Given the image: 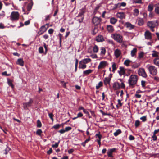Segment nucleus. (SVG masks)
<instances>
[{"label": "nucleus", "instance_id": "obj_1", "mask_svg": "<svg viewBox=\"0 0 159 159\" xmlns=\"http://www.w3.org/2000/svg\"><path fill=\"white\" fill-rule=\"evenodd\" d=\"M138 78L137 76L135 75H132L128 80V82L129 87L133 88L137 82Z\"/></svg>", "mask_w": 159, "mask_h": 159}, {"label": "nucleus", "instance_id": "obj_2", "mask_svg": "<svg viewBox=\"0 0 159 159\" xmlns=\"http://www.w3.org/2000/svg\"><path fill=\"white\" fill-rule=\"evenodd\" d=\"M112 38L117 42L121 43L123 42V37L118 33H114L111 35Z\"/></svg>", "mask_w": 159, "mask_h": 159}, {"label": "nucleus", "instance_id": "obj_3", "mask_svg": "<svg viewBox=\"0 0 159 159\" xmlns=\"http://www.w3.org/2000/svg\"><path fill=\"white\" fill-rule=\"evenodd\" d=\"M85 12V11L84 9H81L80 12L76 17L77 20L79 21V23H81L83 22L84 19V14Z\"/></svg>", "mask_w": 159, "mask_h": 159}, {"label": "nucleus", "instance_id": "obj_4", "mask_svg": "<svg viewBox=\"0 0 159 159\" xmlns=\"http://www.w3.org/2000/svg\"><path fill=\"white\" fill-rule=\"evenodd\" d=\"M19 14L18 12L13 11L10 16L11 20L12 21L17 20L19 18Z\"/></svg>", "mask_w": 159, "mask_h": 159}, {"label": "nucleus", "instance_id": "obj_5", "mask_svg": "<svg viewBox=\"0 0 159 159\" xmlns=\"http://www.w3.org/2000/svg\"><path fill=\"white\" fill-rule=\"evenodd\" d=\"M148 69L150 74L153 75H155L157 74V68L154 66H150L148 68Z\"/></svg>", "mask_w": 159, "mask_h": 159}, {"label": "nucleus", "instance_id": "obj_6", "mask_svg": "<svg viewBox=\"0 0 159 159\" xmlns=\"http://www.w3.org/2000/svg\"><path fill=\"white\" fill-rule=\"evenodd\" d=\"M33 100L32 98H30L28 102L23 103V107L25 109H26L28 107H31L33 103Z\"/></svg>", "mask_w": 159, "mask_h": 159}, {"label": "nucleus", "instance_id": "obj_7", "mask_svg": "<svg viewBox=\"0 0 159 159\" xmlns=\"http://www.w3.org/2000/svg\"><path fill=\"white\" fill-rule=\"evenodd\" d=\"M101 19L97 17H94L92 19V22L95 26L98 25L101 22Z\"/></svg>", "mask_w": 159, "mask_h": 159}, {"label": "nucleus", "instance_id": "obj_8", "mask_svg": "<svg viewBox=\"0 0 159 159\" xmlns=\"http://www.w3.org/2000/svg\"><path fill=\"white\" fill-rule=\"evenodd\" d=\"M138 74L139 75L142 76L144 78H146L147 76V75L145 72L144 69L143 68H139V69Z\"/></svg>", "mask_w": 159, "mask_h": 159}, {"label": "nucleus", "instance_id": "obj_9", "mask_svg": "<svg viewBox=\"0 0 159 159\" xmlns=\"http://www.w3.org/2000/svg\"><path fill=\"white\" fill-rule=\"evenodd\" d=\"M107 64V61H102L100 62L98 67V69H101L105 68Z\"/></svg>", "mask_w": 159, "mask_h": 159}, {"label": "nucleus", "instance_id": "obj_10", "mask_svg": "<svg viewBox=\"0 0 159 159\" xmlns=\"http://www.w3.org/2000/svg\"><path fill=\"white\" fill-rule=\"evenodd\" d=\"M120 70L118 71V73L120 76H121L122 75H125L126 73V69H125L124 68L122 67H120Z\"/></svg>", "mask_w": 159, "mask_h": 159}, {"label": "nucleus", "instance_id": "obj_11", "mask_svg": "<svg viewBox=\"0 0 159 159\" xmlns=\"http://www.w3.org/2000/svg\"><path fill=\"white\" fill-rule=\"evenodd\" d=\"M116 149L113 148L110 150H109L107 152V154L108 157H113L112 153L116 151Z\"/></svg>", "mask_w": 159, "mask_h": 159}, {"label": "nucleus", "instance_id": "obj_12", "mask_svg": "<svg viewBox=\"0 0 159 159\" xmlns=\"http://www.w3.org/2000/svg\"><path fill=\"white\" fill-rule=\"evenodd\" d=\"M111 77V76L110 78L106 77L104 78L103 81L104 84L105 85L107 86V84H110Z\"/></svg>", "mask_w": 159, "mask_h": 159}, {"label": "nucleus", "instance_id": "obj_13", "mask_svg": "<svg viewBox=\"0 0 159 159\" xmlns=\"http://www.w3.org/2000/svg\"><path fill=\"white\" fill-rule=\"evenodd\" d=\"M147 25L150 28H155L156 26V23L154 21H148L147 22Z\"/></svg>", "mask_w": 159, "mask_h": 159}, {"label": "nucleus", "instance_id": "obj_14", "mask_svg": "<svg viewBox=\"0 0 159 159\" xmlns=\"http://www.w3.org/2000/svg\"><path fill=\"white\" fill-rule=\"evenodd\" d=\"M144 35L146 39H152L151 33L148 31H147L145 32Z\"/></svg>", "mask_w": 159, "mask_h": 159}, {"label": "nucleus", "instance_id": "obj_15", "mask_svg": "<svg viewBox=\"0 0 159 159\" xmlns=\"http://www.w3.org/2000/svg\"><path fill=\"white\" fill-rule=\"evenodd\" d=\"M120 88V85L118 82H114L113 84V88L115 90H117L119 89Z\"/></svg>", "mask_w": 159, "mask_h": 159}, {"label": "nucleus", "instance_id": "obj_16", "mask_svg": "<svg viewBox=\"0 0 159 159\" xmlns=\"http://www.w3.org/2000/svg\"><path fill=\"white\" fill-rule=\"evenodd\" d=\"M48 28V26H47V27H46L45 25H43L39 29V31L41 32L40 34H42L46 32Z\"/></svg>", "mask_w": 159, "mask_h": 159}, {"label": "nucleus", "instance_id": "obj_17", "mask_svg": "<svg viewBox=\"0 0 159 159\" xmlns=\"http://www.w3.org/2000/svg\"><path fill=\"white\" fill-rule=\"evenodd\" d=\"M96 40L97 42H102L104 41V39L102 35H99L96 37Z\"/></svg>", "mask_w": 159, "mask_h": 159}, {"label": "nucleus", "instance_id": "obj_18", "mask_svg": "<svg viewBox=\"0 0 159 159\" xmlns=\"http://www.w3.org/2000/svg\"><path fill=\"white\" fill-rule=\"evenodd\" d=\"M125 26L127 28H129L130 29H132L134 28V25H132L130 23L127 22L125 23Z\"/></svg>", "mask_w": 159, "mask_h": 159}, {"label": "nucleus", "instance_id": "obj_19", "mask_svg": "<svg viewBox=\"0 0 159 159\" xmlns=\"http://www.w3.org/2000/svg\"><path fill=\"white\" fill-rule=\"evenodd\" d=\"M16 64L19 65L21 66H23L24 65V61L22 58H19L18 59Z\"/></svg>", "mask_w": 159, "mask_h": 159}, {"label": "nucleus", "instance_id": "obj_20", "mask_svg": "<svg viewBox=\"0 0 159 159\" xmlns=\"http://www.w3.org/2000/svg\"><path fill=\"white\" fill-rule=\"evenodd\" d=\"M93 71V70L91 69H88L83 72V75H87L90 74Z\"/></svg>", "mask_w": 159, "mask_h": 159}, {"label": "nucleus", "instance_id": "obj_21", "mask_svg": "<svg viewBox=\"0 0 159 159\" xmlns=\"http://www.w3.org/2000/svg\"><path fill=\"white\" fill-rule=\"evenodd\" d=\"M121 53L120 51L118 49H116L114 52V54L116 58L119 57Z\"/></svg>", "mask_w": 159, "mask_h": 159}, {"label": "nucleus", "instance_id": "obj_22", "mask_svg": "<svg viewBox=\"0 0 159 159\" xmlns=\"http://www.w3.org/2000/svg\"><path fill=\"white\" fill-rule=\"evenodd\" d=\"M91 61V60L90 58H86L83 59L80 62L84 64H86L90 62Z\"/></svg>", "mask_w": 159, "mask_h": 159}, {"label": "nucleus", "instance_id": "obj_23", "mask_svg": "<svg viewBox=\"0 0 159 159\" xmlns=\"http://www.w3.org/2000/svg\"><path fill=\"white\" fill-rule=\"evenodd\" d=\"M107 30L111 33L114 30L113 27L111 25H107Z\"/></svg>", "mask_w": 159, "mask_h": 159}, {"label": "nucleus", "instance_id": "obj_24", "mask_svg": "<svg viewBox=\"0 0 159 159\" xmlns=\"http://www.w3.org/2000/svg\"><path fill=\"white\" fill-rule=\"evenodd\" d=\"M117 16L120 19H123L125 17V14L123 12H119L117 13Z\"/></svg>", "mask_w": 159, "mask_h": 159}, {"label": "nucleus", "instance_id": "obj_25", "mask_svg": "<svg viewBox=\"0 0 159 159\" xmlns=\"http://www.w3.org/2000/svg\"><path fill=\"white\" fill-rule=\"evenodd\" d=\"M33 5V2H30L28 5L27 9L28 11H30L32 9V7Z\"/></svg>", "mask_w": 159, "mask_h": 159}, {"label": "nucleus", "instance_id": "obj_26", "mask_svg": "<svg viewBox=\"0 0 159 159\" xmlns=\"http://www.w3.org/2000/svg\"><path fill=\"white\" fill-rule=\"evenodd\" d=\"M87 67L86 65L85 64H84L81 62H79V68L80 69H84L86 68Z\"/></svg>", "mask_w": 159, "mask_h": 159}, {"label": "nucleus", "instance_id": "obj_27", "mask_svg": "<svg viewBox=\"0 0 159 159\" xmlns=\"http://www.w3.org/2000/svg\"><path fill=\"white\" fill-rule=\"evenodd\" d=\"M117 21V19L115 17H111L110 19V22L112 24H115Z\"/></svg>", "mask_w": 159, "mask_h": 159}, {"label": "nucleus", "instance_id": "obj_28", "mask_svg": "<svg viewBox=\"0 0 159 159\" xmlns=\"http://www.w3.org/2000/svg\"><path fill=\"white\" fill-rule=\"evenodd\" d=\"M144 24V21L143 19L139 18L138 20V25L141 26Z\"/></svg>", "mask_w": 159, "mask_h": 159}, {"label": "nucleus", "instance_id": "obj_29", "mask_svg": "<svg viewBox=\"0 0 159 159\" xmlns=\"http://www.w3.org/2000/svg\"><path fill=\"white\" fill-rule=\"evenodd\" d=\"M153 5L149 4L148 6V10L150 12H151L153 9Z\"/></svg>", "mask_w": 159, "mask_h": 159}, {"label": "nucleus", "instance_id": "obj_30", "mask_svg": "<svg viewBox=\"0 0 159 159\" xmlns=\"http://www.w3.org/2000/svg\"><path fill=\"white\" fill-rule=\"evenodd\" d=\"M154 64L157 66H159V58L157 57L153 60Z\"/></svg>", "mask_w": 159, "mask_h": 159}, {"label": "nucleus", "instance_id": "obj_31", "mask_svg": "<svg viewBox=\"0 0 159 159\" xmlns=\"http://www.w3.org/2000/svg\"><path fill=\"white\" fill-rule=\"evenodd\" d=\"M100 50H101V55H105V54L106 52V50L105 48H104V47L101 48Z\"/></svg>", "mask_w": 159, "mask_h": 159}, {"label": "nucleus", "instance_id": "obj_32", "mask_svg": "<svg viewBox=\"0 0 159 159\" xmlns=\"http://www.w3.org/2000/svg\"><path fill=\"white\" fill-rule=\"evenodd\" d=\"M133 15L135 16H137L139 14V10L137 9H135L134 10Z\"/></svg>", "mask_w": 159, "mask_h": 159}, {"label": "nucleus", "instance_id": "obj_33", "mask_svg": "<svg viewBox=\"0 0 159 159\" xmlns=\"http://www.w3.org/2000/svg\"><path fill=\"white\" fill-rule=\"evenodd\" d=\"M136 52L137 49L136 48H133V49L131 51V56L132 57L134 56Z\"/></svg>", "mask_w": 159, "mask_h": 159}, {"label": "nucleus", "instance_id": "obj_34", "mask_svg": "<svg viewBox=\"0 0 159 159\" xmlns=\"http://www.w3.org/2000/svg\"><path fill=\"white\" fill-rule=\"evenodd\" d=\"M131 62V61L129 59L126 60L124 62V64L127 66H129V64Z\"/></svg>", "mask_w": 159, "mask_h": 159}, {"label": "nucleus", "instance_id": "obj_35", "mask_svg": "<svg viewBox=\"0 0 159 159\" xmlns=\"http://www.w3.org/2000/svg\"><path fill=\"white\" fill-rule=\"evenodd\" d=\"M116 64L115 63H113L112 65V72L113 73L115 72V71L116 70L117 68L116 67Z\"/></svg>", "mask_w": 159, "mask_h": 159}, {"label": "nucleus", "instance_id": "obj_36", "mask_svg": "<svg viewBox=\"0 0 159 159\" xmlns=\"http://www.w3.org/2000/svg\"><path fill=\"white\" fill-rule=\"evenodd\" d=\"M121 133V130L120 129H118L114 133V135L115 136H117Z\"/></svg>", "mask_w": 159, "mask_h": 159}, {"label": "nucleus", "instance_id": "obj_37", "mask_svg": "<svg viewBox=\"0 0 159 159\" xmlns=\"http://www.w3.org/2000/svg\"><path fill=\"white\" fill-rule=\"evenodd\" d=\"M11 150V148H10L8 146L5 149L3 150V153L5 154H7L9 151Z\"/></svg>", "mask_w": 159, "mask_h": 159}, {"label": "nucleus", "instance_id": "obj_38", "mask_svg": "<svg viewBox=\"0 0 159 159\" xmlns=\"http://www.w3.org/2000/svg\"><path fill=\"white\" fill-rule=\"evenodd\" d=\"M83 116V114H82V113L81 112H79L77 114V116L76 117L72 118V120H75L77 118H78L81 117Z\"/></svg>", "mask_w": 159, "mask_h": 159}, {"label": "nucleus", "instance_id": "obj_39", "mask_svg": "<svg viewBox=\"0 0 159 159\" xmlns=\"http://www.w3.org/2000/svg\"><path fill=\"white\" fill-rule=\"evenodd\" d=\"M93 52L94 53H97L98 50V48L97 46L95 45L93 48Z\"/></svg>", "mask_w": 159, "mask_h": 159}, {"label": "nucleus", "instance_id": "obj_40", "mask_svg": "<svg viewBox=\"0 0 159 159\" xmlns=\"http://www.w3.org/2000/svg\"><path fill=\"white\" fill-rule=\"evenodd\" d=\"M102 84H103L102 82V81L98 83V84L96 85V89H98L100 87H102Z\"/></svg>", "mask_w": 159, "mask_h": 159}, {"label": "nucleus", "instance_id": "obj_41", "mask_svg": "<svg viewBox=\"0 0 159 159\" xmlns=\"http://www.w3.org/2000/svg\"><path fill=\"white\" fill-rule=\"evenodd\" d=\"M139 65L140 64L139 63H135L132 65L131 66L132 68L135 69L138 67Z\"/></svg>", "mask_w": 159, "mask_h": 159}, {"label": "nucleus", "instance_id": "obj_42", "mask_svg": "<svg viewBox=\"0 0 159 159\" xmlns=\"http://www.w3.org/2000/svg\"><path fill=\"white\" fill-rule=\"evenodd\" d=\"M131 70L126 69V73L125 74V75L126 76H129L131 73Z\"/></svg>", "mask_w": 159, "mask_h": 159}, {"label": "nucleus", "instance_id": "obj_43", "mask_svg": "<svg viewBox=\"0 0 159 159\" xmlns=\"http://www.w3.org/2000/svg\"><path fill=\"white\" fill-rule=\"evenodd\" d=\"M153 52L154 53L152 54V56L153 57H158V53L155 51H153Z\"/></svg>", "mask_w": 159, "mask_h": 159}, {"label": "nucleus", "instance_id": "obj_44", "mask_svg": "<svg viewBox=\"0 0 159 159\" xmlns=\"http://www.w3.org/2000/svg\"><path fill=\"white\" fill-rule=\"evenodd\" d=\"M42 126V124L40 121L38 120L37 122V127L38 128H40Z\"/></svg>", "mask_w": 159, "mask_h": 159}, {"label": "nucleus", "instance_id": "obj_45", "mask_svg": "<svg viewBox=\"0 0 159 159\" xmlns=\"http://www.w3.org/2000/svg\"><path fill=\"white\" fill-rule=\"evenodd\" d=\"M120 7V3H118L117 4H115L114 5V7L113 8V10H115L116 9V8Z\"/></svg>", "mask_w": 159, "mask_h": 159}, {"label": "nucleus", "instance_id": "obj_46", "mask_svg": "<svg viewBox=\"0 0 159 159\" xmlns=\"http://www.w3.org/2000/svg\"><path fill=\"white\" fill-rule=\"evenodd\" d=\"M155 12L157 14H159V4H158L155 8Z\"/></svg>", "mask_w": 159, "mask_h": 159}, {"label": "nucleus", "instance_id": "obj_47", "mask_svg": "<svg viewBox=\"0 0 159 159\" xmlns=\"http://www.w3.org/2000/svg\"><path fill=\"white\" fill-rule=\"evenodd\" d=\"M140 124V122L139 120H136L135 123V126L136 128L138 127Z\"/></svg>", "mask_w": 159, "mask_h": 159}, {"label": "nucleus", "instance_id": "obj_48", "mask_svg": "<svg viewBox=\"0 0 159 159\" xmlns=\"http://www.w3.org/2000/svg\"><path fill=\"white\" fill-rule=\"evenodd\" d=\"M43 48L42 47H40L39 48V52L40 53H43Z\"/></svg>", "mask_w": 159, "mask_h": 159}, {"label": "nucleus", "instance_id": "obj_49", "mask_svg": "<svg viewBox=\"0 0 159 159\" xmlns=\"http://www.w3.org/2000/svg\"><path fill=\"white\" fill-rule=\"evenodd\" d=\"M140 119L142 120V121L144 122L147 120V117L146 116H143L140 117Z\"/></svg>", "mask_w": 159, "mask_h": 159}, {"label": "nucleus", "instance_id": "obj_50", "mask_svg": "<svg viewBox=\"0 0 159 159\" xmlns=\"http://www.w3.org/2000/svg\"><path fill=\"white\" fill-rule=\"evenodd\" d=\"M42 133V131L41 129H39L37 130L36 132V134L38 135H40Z\"/></svg>", "mask_w": 159, "mask_h": 159}, {"label": "nucleus", "instance_id": "obj_51", "mask_svg": "<svg viewBox=\"0 0 159 159\" xmlns=\"http://www.w3.org/2000/svg\"><path fill=\"white\" fill-rule=\"evenodd\" d=\"M98 29L97 28L96 26H95L94 28L93 34V35L95 34H96L98 32Z\"/></svg>", "mask_w": 159, "mask_h": 159}, {"label": "nucleus", "instance_id": "obj_52", "mask_svg": "<svg viewBox=\"0 0 159 159\" xmlns=\"http://www.w3.org/2000/svg\"><path fill=\"white\" fill-rule=\"evenodd\" d=\"M61 126V125L59 124H57L56 125H55L53 127V128H54L55 129H59L60 127Z\"/></svg>", "mask_w": 159, "mask_h": 159}, {"label": "nucleus", "instance_id": "obj_53", "mask_svg": "<svg viewBox=\"0 0 159 159\" xmlns=\"http://www.w3.org/2000/svg\"><path fill=\"white\" fill-rule=\"evenodd\" d=\"M84 112L87 115V116L89 118H91V116L90 115L88 111H87V110H84Z\"/></svg>", "mask_w": 159, "mask_h": 159}, {"label": "nucleus", "instance_id": "obj_54", "mask_svg": "<svg viewBox=\"0 0 159 159\" xmlns=\"http://www.w3.org/2000/svg\"><path fill=\"white\" fill-rule=\"evenodd\" d=\"M43 46L45 49L44 54H46L47 53L48 50L47 46L46 45V43H44Z\"/></svg>", "mask_w": 159, "mask_h": 159}, {"label": "nucleus", "instance_id": "obj_55", "mask_svg": "<svg viewBox=\"0 0 159 159\" xmlns=\"http://www.w3.org/2000/svg\"><path fill=\"white\" fill-rule=\"evenodd\" d=\"M134 2L135 3L142 4L143 3L142 0H134Z\"/></svg>", "mask_w": 159, "mask_h": 159}, {"label": "nucleus", "instance_id": "obj_56", "mask_svg": "<svg viewBox=\"0 0 159 159\" xmlns=\"http://www.w3.org/2000/svg\"><path fill=\"white\" fill-rule=\"evenodd\" d=\"M146 81L143 80H142L141 81V84L143 88H144L145 87Z\"/></svg>", "mask_w": 159, "mask_h": 159}, {"label": "nucleus", "instance_id": "obj_57", "mask_svg": "<svg viewBox=\"0 0 159 159\" xmlns=\"http://www.w3.org/2000/svg\"><path fill=\"white\" fill-rule=\"evenodd\" d=\"M144 56V53L143 52H141L139 54L138 57L139 58H143Z\"/></svg>", "mask_w": 159, "mask_h": 159}, {"label": "nucleus", "instance_id": "obj_58", "mask_svg": "<svg viewBox=\"0 0 159 159\" xmlns=\"http://www.w3.org/2000/svg\"><path fill=\"white\" fill-rule=\"evenodd\" d=\"M54 115L52 113H50L49 114V118L51 119L52 121H53V118Z\"/></svg>", "mask_w": 159, "mask_h": 159}, {"label": "nucleus", "instance_id": "obj_59", "mask_svg": "<svg viewBox=\"0 0 159 159\" xmlns=\"http://www.w3.org/2000/svg\"><path fill=\"white\" fill-rule=\"evenodd\" d=\"M8 84L11 86L12 88H13L14 87V85L12 84V82L10 80H8Z\"/></svg>", "mask_w": 159, "mask_h": 159}, {"label": "nucleus", "instance_id": "obj_60", "mask_svg": "<svg viewBox=\"0 0 159 159\" xmlns=\"http://www.w3.org/2000/svg\"><path fill=\"white\" fill-rule=\"evenodd\" d=\"M72 129V128L70 127H66L65 128V131L66 132H67L71 130Z\"/></svg>", "mask_w": 159, "mask_h": 159}, {"label": "nucleus", "instance_id": "obj_61", "mask_svg": "<svg viewBox=\"0 0 159 159\" xmlns=\"http://www.w3.org/2000/svg\"><path fill=\"white\" fill-rule=\"evenodd\" d=\"M96 136L98 138V139H101L102 137V135L100 134V132L98 134H96Z\"/></svg>", "mask_w": 159, "mask_h": 159}, {"label": "nucleus", "instance_id": "obj_62", "mask_svg": "<svg viewBox=\"0 0 159 159\" xmlns=\"http://www.w3.org/2000/svg\"><path fill=\"white\" fill-rule=\"evenodd\" d=\"M54 32V30L52 29H50L48 30V33L50 34H53Z\"/></svg>", "mask_w": 159, "mask_h": 159}, {"label": "nucleus", "instance_id": "obj_63", "mask_svg": "<svg viewBox=\"0 0 159 159\" xmlns=\"http://www.w3.org/2000/svg\"><path fill=\"white\" fill-rule=\"evenodd\" d=\"M59 36V42L61 44V38L62 37V35L60 33H59L58 34Z\"/></svg>", "mask_w": 159, "mask_h": 159}, {"label": "nucleus", "instance_id": "obj_64", "mask_svg": "<svg viewBox=\"0 0 159 159\" xmlns=\"http://www.w3.org/2000/svg\"><path fill=\"white\" fill-rule=\"evenodd\" d=\"M129 138L130 140H133L135 139L134 137L132 135H130L129 136Z\"/></svg>", "mask_w": 159, "mask_h": 159}]
</instances>
